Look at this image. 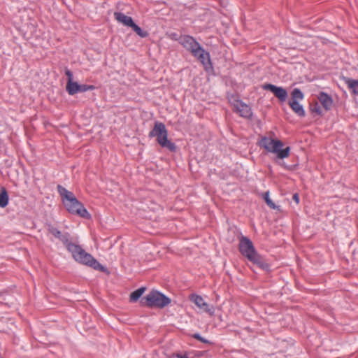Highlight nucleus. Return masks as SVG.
<instances>
[{"instance_id":"obj_1","label":"nucleus","mask_w":358,"mask_h":358,"mask_svg":"<svg viewBox=\"0 0 358 358\" xmlns=\"http://www.w3.org/2000/svg\"><path fill=\"white\" fill-rule=\"evenodd\" d=\"M46 227L49 233L58 238L64 244L67 251L71 253L73 259L76 262L91 268H105L91 254L87 252L80 245L73 242L71 240L69 233L62 234L50 223L46 224Z\"/></svg>"},{"instance_id":"obj_2","label":"nucleus","mask_w":358,"mask_h":358,"mask_svg":"<svg viewBox=\"0 0 358 358\" xmlns=\"http://www.w3.org/2000/svg\"><path fill=\"white\" fill-rule=\"evenodd\" d=\"M259 145L263 148L267 152L275 154V162L278 165L286 169H290V166L287 165L283 159L287 158L291 152V148L287 146L284 148V143L278 138H272L271 137L264 136L259 142Z\"/></svg>"},{"instance_id":"obj_3","label":"nucleus","mask_w":358,"mask_h":358,"mask_svg":"<svg viewBox=\"0 0 358 358\" xmlns=\"http://www.w3.org/2000/svg\"><path fill=\"white\" fill-rule=\"evenodd\" d=\"M241 254L249 262L259 266L260 268H268L262 257L256 250L252 241L246 236H242L238 244Z\"/></svg>"},{"instance_id":"obj_4","label":"nucleus","mask_w":358,"mask_h":358,"mask_svg":"<svg viewBox=\"0 0 358 358\" xmlns=\"http://www.w3.org/2000/svg\"><path fill=\"white\" fill-rule=\"evenodd\" d=\"M148 136L150 138L156 137L157 143L170 151H175L176 149L175 143L168 139V131L163 122H155L154 128L150 131Z\"/></svg>"},{"instance_id":"obj_5","label":"nucleus","mask_w":358,"mask_h":358,"mask_svg":"<svg viewBox=\"0 0 358 358\" xmlns=\"http://www.w3.org/2000/svg\"><path fill=\"white\" fill-rule=\"evenodd\" d=\"M143 299L145 301H141L142 305L148 308H163L171 303L169 297L156 290L151 291Z\"/></svg>"},{"instance_id":"obj_6","label":"nucleus","mask_w":358,"mask_h":358,"mask_svg":"<svg viewBox=\"0 0 358 358\" xmlns=\"http://www.w3.org/2000/svg\"><path fill=\"white\" fill-rule=\"evenodd\" d=\"M63 203L69 213L85 219L91 218V215L84 207L83 204L77 199L75 195L67 200H64Z\"/></svg>"},{"instance_id":"obj_7","label":"nucleus","mask_w":358,"mask_h":358,"mask_svg":"<svg viewBox=\"0 0 358 358\" xmlns=\"http://www.w3.org/2000/svg\"><path fill=\"white\" fill-rule=\"evenodd\" d=\"M179 42L184 48L191 51L193 55L196 57L198 59L201 58V47L193 37L188 35L182 36L179 38Z\"/></svg>"},{"instance_id":"obj_8","label":"nucleus","mask_w":358,"mask_h":358,"mask_svg":"<svg viewBox=\"0 0 358 358\" xmlns=\"http://www.w3.org/2000/svg\"><path fill=\"white\" fill-rule=\"evenodd\" d=\"M262 89L272 92L282 103L285 102L287 99L288 92L283 87L277 86L271 83H265L262 85Z\"/></svg>"},{"instance_id":"obj_9","label":"nucleus","mask_w":358,"mask_h":358,"mask_svg":"<svg viewBox=\"0 0 358 358\" xmlns=\"http://www.w3.org/2000/svg\"><path fill=\"white\" fill-rule=\"evenodd\" d=\"M203 67L207 74V79L210 80V78L216 76L210 52L203 48Z\"/></svg>"},{"instance_id":"obj_10","label":"nucleus","mask_w":358,"mask_h":358,"mask_svg":"<svg viewBox=\"0 0 358 358\" xmlns=\"http://www.w3.org/2000/svg\"><path fill=\"white\" fill-rule=\"evenodd\" d=\"M234 106L240 116L247 119H250L252 117V111L251 107L243 102L241 99H236Z\"/></svg>"},{"instance_id":"obj_11","label":"nucleus","mask_w":358,"mask_h":358,"mask_svg":"<svg viewBox=\"0 0 358 358\" xmlns=\"http://www.w3.org/2000/svg\"><path fill=\"white\" fill-rule=\"evenodd\" d=\"M317 99L325 110H331L333 105L332 97L325 92H320L317 95Z\"/></svg>"},{"instance_id":"obj_12","label":"nucleus","mask_w":358,"mask_h":358,"mask_svg":"<svg viewBox=\"0 0 358 358\" xmlns=\"http://www.w3.org/2000/svg\"><path fill=\"white\" fill-rule=\"evenodd\" d=\"M216 347L214 343L203 338V357L209 358L215 354Z\"/></svg>"},{"instance_id":"obj_13","label":"nucleus","mask_w":358,"mask_h":358,"mask_svg":"<svg viewBox=\"0 0 358 358\" xmlns=\"http://www.w3.org/2000/svg\"><path fill=\"white\" fill-rule=\"evenodd\" d=\"M114 17L117 21L122 23L125 26L131 27L134 24L131 17L127 16L121 12H115L114 13Z\"/></svg>"},{"instance_id":"obj_14","label":"nucleus","mask_w":358,"mask_h":358,"mask_svg":"<svg viewBox=\"0 0 358 358\" xmlns=\"http://www.w3.org/2000/svg\"><path fill=\"white\" fill-rule=\"evenodd\" d=\"M289 105L292 110L299 117H303L306 115V111L302 104L299 101H289Z\"/></svg>"},{"instance_id":"obj_15","label":"nucleus","mask_w":358,"mask_h":358,"mask_svg":"<svg viewBox=\"0 0 358 358\" xmlns=\"http://www.w3.org/2000/svg\"><path fill=\"white\" fill-rule=\"evenodd\" d=\"M345 80L351 92L355 95H358V80L349 78H345Z\"/></svg>"},{"instance_id":"obj_16","label":"nucleus","mask_w":358,"mask_h":358,"mask_svg":"<svg viewBox=\"0 0 358 358\" xmlns=\"http://www.w3.org/2000/svg\"><path fill=\"white\" fill-rule=\"evenodd\" d=\"M66 90L69 95H74L79 92L80 85L74 81L67 83Z\"/></svg>"},{"instance_id":"obj_17","label":"nucleus","mask_w":358,"mask_h":358,"mask_svg":"<svg viewBox=\"0 0 358 358\" xmlns=\"http://www.w3.org/2000/svg\"><path fill=\"white\" fill-rule=\"evenodd\" d=\"M57 190L62 198V202H64V200H67L68 199L74 196L73 192L67 190L66 188H64L60 185H57Z\"/></svg>"},{"instance_id":"obj_18","label":"nucleus","mask_w":358,"mask_h":358,"mask_svg":"<svg viewBox=\"0 0 358 358\" xmlns=\"http://www.w3.org/2000/svg\"><path fill=\"white\" fill-rule=\"evenodd\" d=\"M304 99V94L299 88H294L291 92V99L289 101H301Z\"/></svg>"},{"instance_id":"obj_19","label":"nucleus","mask_w":358,"mask_h":358,"mask_svg":"<svg viewBox=\"0 0 358 358\" xmlns=\"http://www.w3.org/2000/svg\"><path fill=\"white\" fill-rule=\"evenodd\" d=\"M8 201L9 197L8 192L6 189L3 187L0 192V207L5 208L8 205Z\"/></svg>"},{"instance_id":"obj_20","label":"nucleus","mask_w":358,"mask_h":358,"mask_svg":"<svg viewBox=\"0 0 358 358\" xmlns=\"http://www.w3.org/2000/svg\"><path fill=\"white\" fill-rule=\"evenodd\" d=\"M145 290V287H140L137 289L136 290L134 291L131 294L129 297V301L131 302H136L137 301L139 298L143 295Z\"/></svg>"},{"instance_id":"obj_21","label":"nucleus","mask_w":358,"mask_h":358,"mask_svg":"<svg viewBox=\"0 0 358 358\" xmlns=\"http://www.w3.org/2000/svg\"><path fill=\"white\" fill-rule=\"evenodd\" d=\"M262 197H263L265 203H266V205L270 208L275 210V209H276V208H278L279 207L270 198V192H269V191H267V192L263 193L262 194Z\"/></svg>"},{"instance_id":"obj_22","label":"nucleus","mask_w":358,"mask_h":358,"mask_svg":"<svg viewBox=\"0 0 358 358\" xmlns=\"http://www.w3.org/2000/svg\"><path fill=\"white\" fill-rule=\"evenodd\" d=\"M131 28H132V29L136 32V34L138 35L141 38H146L149 35L148 31L143 30L136 23H134Z\"/></svg>"},{"instance_id":"obj_23","label":"nucleus","mask_w":358,"mask_h":358,"mask_svg":"<svg viewBox=\"0 0 358 358\" xmlns=\"http://www.w3.org/2000/svg\"><path fill=\"white\" fill-rule=\"evenodd\" d=\"M190 300L194 302L197 306H201V296L196 294H192L189 296Z\"/></svg>"},{"instance_id":"obj_24","label":"nucleus","mask_w":358,"mask_h":358,"mask_svg":"<svg viewBox=\"0 0 358 358\" xmlns=\"http://www.w3.org/2000/svg\"><path fill=\"white\" fill-rule=\"evenodd\" d=\"M95 88L96 87L92 85H80L79 92H85L89 90H94Z\"/></svg>"},{"instance_id":"obj_25","label":"nucleus","mask_w":358,"mask_h":358,"mask_svg":"<svg viewBox=\"0 0 358 358\" xmlns=\"http://www.w3.org/2000/svg\"><path fill=\"white\" fill-rule=\"evenodd\" d=\"M203 310L208 313L210 315H213L215 312V309L213 307H209L208 305L206 303L203 302Z\"/></svg>"},{"instance_id":"obj_26","label":"nucleus","mask_w":358,"mask_h":358,"mask_svg":"<svg viewBox=\"0 0 358 358\" xmlns=\"http://www.w3.org/2000/svg\"><path fill=\"white\" fill-rule=\"evenodd\" d=\"M311 110L313 113H315L319 115H322V110L321 108V106L317 103H315V106L312 108Z\"/></svg>"},{"instance_id":"obj_27","label":"nucleus","mask_w":358,"mask_h":358,"mask_svg":"<svg viewBox=\"0 0 358 358\" xmlns=\"http://www.w3.org/2000/svg\"><path fill=\"white\" fill-rule=\"evenodd\" d=\"M65 74L68 78L67 83L72 82L73 78V73L69 69H66Z\"/></svg>"},{"instance_id":"obj_28","label":"nucleus","mask_w":358,"mask_h":358,"mask_svg":"<svg viewBox=\"0 0 358 358\" xmlns=\"http://www.w3.org/2000/svg\"><path fill=\"white\" fill-rule=\"evenodd\" d=\"M292 199L296 202V203L298 204L299 203L300 199H299V195L298 193L294 194Z\"/></svg>"},{"instance_id":"obj_29","label":"nucleus","mask_w":358,"mask_h":358,"mask_svg":"<svg viewBox=\"0 0 358 358\" xmlns=\"http://www.w3.org/2000/svg\"><path fill=\"white\" fill-rule=\"evenodd\" d=\"M192 337L201 341V336L199 334H193Z\"/></svg>"},{"instance_id":"obj_30","label":"nucleus","mask_w":358,"mask_h":358,"mask_svg":"<svg viewBox=\"0 0 358 358\" xmlns=\"http://www.w3.org/2000/svg\"><path fill=\"white\" fill-rule=\"evenodd\" d=\"M176 357L177 358H189L187 355H177Z\"/></svg>"},{"instance_id":"obj_31","label":"nucleus","mask_w":358,"mask_h":358,"mask_svg":"<svg viewBox=\"0 0 358 358\" xmlns=\"http://www.w3.org/2000/svg\"><path fill=\"white\" fill-rule=\"evenodd\" d=\"M102 271H106V273H107L108 275V274H110L109 271H108V270H107V269L102 270Z\"/></svg>"}]
</instances>
